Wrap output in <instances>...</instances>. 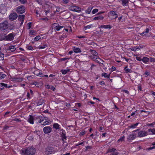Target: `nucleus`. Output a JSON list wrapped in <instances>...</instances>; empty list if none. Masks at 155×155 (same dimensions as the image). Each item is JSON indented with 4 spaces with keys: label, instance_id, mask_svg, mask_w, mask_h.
<instances>
[{
    "label": "nucleus",
    "instance_id": "45",
    "mask_svg": "<svg viewBox=\"0 0 155 155\" xmlns=\"http://www.w3.org/2000/svg\"><path fill=\"white\" fill-rule=\"evenodd\" d=\"M69 0H63L62 1V3L64 4H67L69 2Z\"/></svg>",
    "mask_w": 155,
    "mask_h": 155
},
{
    "label": "nucleus",
    "instance_id": "4",
    "mask_svg": "<svg viewBox=\"0 0 155 155\" xmlns=\"http://www.w3.org/2000/svg\"><path fill=\"white\" fill-rule=\"evenodd\" d=\"M53 29L57 31H59L61 28H64L63 26H61L57 23H54L53 24L52 26Z\"/></svg>",
    "mask_w": 155,
    "mask_h": 155
},
{
    "label": "nucleus",
    "instance_id": "6",
    "mask_svg": "<svg viewBox=\"0 0 155 155\" xmlns=\"http://www.w3.org/2000/svg\"><path fill=\"white\" fill-rule=\"evenodd\" d=\"M107 153H112L111 154V155H117L118 154V153L116 149L114 148H109Z\"/></svg>",
    "mask_w": 155,
    "mask_h": 155
},
{
    "label": "nucleus",
    "instance_id": "3",
    "mask_svg": "<svg viewBox=\"0 0 155 155\" xmlns=\"http://www.w3.org/2000/svg\"><path fill=\"white\" fill-rule=\"evenodd\" d=\"M8 26V22L6 21H5L0 24V29L1 30H4L6 29Z\"/></svg>",
    "mask_w": 155,
    "mask_h": 155
},
{
    "label": "nucleus",
    "instance_id": "42",
    "mask_svg": "<svg viewBox=\"0 0 155 155\" xmlns=\"http://www.w3.org/2000/svg\"><path fill=\"white\" fill-rule=\"evenodd\" d=\"M19 1L21 4H24L27 2V0H19Z\"/></svg>",
    "mask_w": 155,
    "mask_h": 155
},
{
    "label": "nucleus",
    "instance_id": "43",
    "mask_svg": "<svg viewBox=\"0 0 155 155\" xmlns=\"http://www.w3.org/2000/svg\"><path fill=\"white\" fill-rule=\"evenodd\" d=\"M124 138H125L124 136H123L122 137H121L120 139H119L117 141L118 142H120V141H124Z\"/></svg>",
    "mask_w": 155,
    "mask_h": 155
},
{
    "label": "nucleus",
    "instance_id": "10",
    "mask_svg": "<svg viewBox=\"0 0 155 155\" xmlns=\"http://www.w3.org/2000/svg\"><path fill=\"white\" fill-rule=\"evenodd\" d=\"M51 131V128L50 126L45 127L43 128V132L45 134L50 133Z\"/></svg>",
    "mask_w": 155,
    "mask_h": 155
},
{
    "label": "nucleus",
    "instance_id": "51",
    "mask_svg": "<svg viewBox=\"0 0 155 155\" xmlns=\"http://www.w3.org/2000/svg\"><path fill=\"white\" fill-rule=\"evenodd\" d=\"M85 131H82L81 132L80 134V135H84V134H85Z\"/></svg>",
    "mask_w": 155,
    "mask_h": 155
},
{
    "label": "nucleus",
    "instance_id": "61",
    "mask_svg": "<svg viewBox=\"0 0 155 155\" xmlns=\"http://www.w3.org/2000/svg\"><path fill=\"white\" fill-rule=\"evenodd\" d=\"M123 91L125 92V93L128 94H129V92L127 90H123Z\"/></svg>",
    "mask_w": 155,
    "mask_h": 155
},
{
    "label": "nucleus",
    "instance_id": "63",
    "mask_svg": "<svg viewBox=\"0 0 155 155\" xmlns=\"http://www.w3.org/2000/svg\"><path fill=\"white\" fill-rule=\"evenodd\" d=\"M77 37H78L79 38H84L85 37L84 36H77Z\"/></svg>",
    "mask_w": 155,
    "mask_h": 155
},
{
    "label": "nucleus",
    "instance_id": "11",
    "mask_svg": "<svg viewBox=\"0 0 155 155\" xmlns=\"http://www.w3.org/2000/svg\"><path fill=\"white\" fill-rule=\"evenodd\" d=\"M91 58L94 61L99 63H101L100 61H101V60L99 58V56H91Z\"/></svg>",
    "mask_w": 155,
    "mask_h": 155
},
{
    "label": "nucleus",
    "instance_id": "62",
    "mask_svg": "<svg viewBox=\"0 0 155 155\" xmlns=\"http://www.w3.org/2000/svg\"><path fill=\"white\" fill-rule=\"evenodd\" d=\"M68 58H62L61 59V61H64L67 60Z\"/></svg>",
    "mask_w": 155,
    "mask_h": 155
},
{
    "label": "nucleus",
    "instance_id": "8",
    "mask_svg": "<svg viewBox=\"0 0 155 155\" xmlns=\"http://www.w3.org/2000/svg\"><path fill=\"white\" fill-rule=\"evenodd\" d=\"M18 15L16 13H13L10 14L9 16V19L11 21L15 20L17 18Z\"/></svg>",
    "mask_w": 155,
    "mask_h": 155
},
{
    "label": "nucleus",
    "instance_id": "47",
    "mask_svg": "<svg viewBox=\"0 0 155 155\" xmlns=\"http://www.w3.org/2000/svg\"><path fill=\"white\" fill-rule=\"evenodd\" d=\"M85 143V141H81L80 142L78 143V144L80 145H84V144Z\"/></svg>",
    "mask_w": 155,
    "mask_h": 155
},
{
    "label": "nucleus",
    "instance_id": "56",
    "mask_svg": "<svg viewBox=\"0 0 155 155\" xmlns=\"http://www.w3.org/2000/svg\"><path fill=\"white\" fill-rule=\"evenodd\" d=\"M100 84L101 85H104V82L103 81H101L100 82Z\"/></svg>",
    "mask_w": 155,
    "mask_h": 155
},
{
    "label": "nucleus",
    "instance_id": "57",
    "mask_svg": "<svg viewBox=\"0 0 155 155\" xmlns=\"http://www.w3.org/2000/svg\"><path fill=\"white\" fill-rule=\"evenodd\" d=\"M60 7H57L56 9V11L57 12H59L60 11Z\"/></svg>",
    "mask_w": 155,
    "mask_h": 155
},
{
    "label": "nucleus",
    "instance_id": "44",
    "mask_svg": "<svg viewBox=\"0 0 155 155\" xmlns=\"http://www.w3.org/2000/svg\"><path fill=\"white\" fill-rule=\"evenodd\" d=\"M41 38V37L40 36L38 35L36 36L35 38H34V40H35L36 41H38Z\"/></svg>",
    "mask_w": 155,
    "mask_h": 155
},
{
    "label": "nucleus",
    "instance_id": "16",
    "mask_svg": "<svg viewBox=\"0 0 155 155\" xmlns=\"http://www.w3.org/2000/svg\"><path fill=\"white\" fill-rule=\"evenodd\" d=\"M12 81H13L21 82L23 81V78L21 77L17 78L14 77L12 78Z\"/></svg>",
    "mask_w": 155,
    "mask_h": 155
},
{
    "label": "nucleus",
    "instance_id": "53",
    "mask_svg": "<svg viewBox=\"0 0 155 155\" xmlns=\"http://www.w3.org/2000/svg\"><path fill=\"white\" fill-rule=\"evenodd\" d=\"M103 128L102 127H100L99 129V130L100 132H103Z\"/></svg>",
    "mask_w": 155,
    "mask_h": 155
},
{
    "label": "nucleus",
    "instance_id": "29",
    "mask_svg": "<svg viewBox=\"0 0 155 155\" xmlns=\"http://www.w3.org/2000/svg\"><path fill=\"white\" fill-rule=\"evenodd\" d=\"M70 71L69 69H67V70H61V72L62 73V74H65L67 73L68 72Z\"/></svg>",
    "mask_w": 155,
    "mask_h": 155
},
{
    "label": "nucleus",
    "instance_id": "34",
    "mask_svg": "<svg viewBox=\"0 0 155 155\" xmlns=\"http://www.w3.org/2000/svg\"><path fill=\"white\" fill-rule=\"evenodd\" d=\"M92 26V25H90L87 26H85L84 27V28L85 30H86L88 29H90L91 28Z\"/></svg>",
    "mask_w": 155,
    "mask_h": 155
},
{
    "label": "nucleus",
    "instance_id": "48",
    "mask_svg": "<svg viewBox=\"0 0 155 155\" xmlns=\"http://www.w3.org/2000/svg\"><path fill=\"white\" fill-rule=\"evenodd\" d=\"M155 148V146L147 148V149H146V150H152V149H154Z\"/></svg>",
    "mask_w": 155,
    "mask_h": 155
},
{
    "label": "nucleus",
    "instance_id": "39",
    "mask_svg": "<svg viewBox=\"0 0 155 155\" xmlns=\"http://www.w3.org/2000/svg\"><path fill=\"white\" fill-rule=\"evenodd\" d=\"M140 112H145V113H146V116H147L150 113V112H149V111H146V110H140Z\"/></svg>",
    "mask_w": 155,
    "mask_h": 155
},
{
    "label": "nucleus",
    "instance_id": "50",
    "mask_svg": "<svg viewBox=\"0 0 155 155\" xmlns=\"http://www.w3.org/2000/svg\"><path fill=\"white\" fill-rule=\"evenodd\" d=\"M31 22H29L27 24V25L28 27V29H29L31 28Z\"/></svg>",
    "mask_w": 155,
    "mask_h": 155
},
{
    "label": "nucleus",
    "instance_id": "1",
    "mask_svg": "<svg viewBox=\"0 0 155 155\" xmlns=\"http://www.w3.org/2000/svg\"><path fill=\"white\" fill-rule=\"evenodd\" d=\"M35 149L31 147L25 148L21 150V153L22 155H33L35 152Z\"/></svg>",
    "mask_w": 155,
    "mask_h": 155
},
{
    "label": "nucleus",
    "instance_id": "20",
    "mask_svg": "<svg viewBox=\"0 0 155 155\" xmlns=\"http://www.w3.org/2000/svg\"><path fill=\"white\" fill-rule=\"evenodd\" d=\"M28 121L30 124H34V117L31 115H29V117L28 119Z\"/></svg>",
    "mask_w": 155,
    "mask_h": 155
},
{
    "label": "nucleus",
    "instance_id": "41",
    "mask_svg": "<svg viewBox=\"0 0 155 155\" xmlns=\"http://www.w3.org/2000/svg\"><path fill=\"white\" fill-rule=\"evenodd\" d=\"M35 31L34 30H30V31L29 32L30 34L31 35H35Z\"/></svg>",
    "mask_w": 155,
    "mask_h": 155
},
{
    "label": "nucleus",
    "instance_id": "49",
    "mask_svg": "<svg viewBox=\"0 0 155 155\" xmlns=\"http://www.w3.org/2000/svg\"><path fill=\"white\" fill-rule=\"evenodd\" d=\"M62 139L63 140H66V137L65 135V134H63L62 136Z\"/></svg>",
    "mask_w": 155,
    "mask_h": 155
},
{
    "label": "nucleus",
    "instance_id": "23",
    "mask_svg": "<svg viewBox=\"0 0 155 155\" xmlns=\"http://www.w3.org/2000/svg\"><path fill=\"white\" fill-rule=\"evenodd\" d=\"M148 132H149V134H155V129H149L148 130Z\"/></svg>",
    "mask_w": 155,
    "mask_h": 155
},
{
    "label": "nucleus",
    "instance_id": "60",
    "mask_svg": "<svg viewBox=\"0 0 155 155\" xmlns=\"http://www.w3.org/2000/svg\"><path fill=\"white\" fill-rule=\"evenodd\" d=\"M137 59L138 60V61H142V58H140V57H137Z\"/></svg>",
    "mask_w": 155,
    "mask_h": 155
},
{
    "label": "nucleus",
    "instance_id": "7",
    "mask_svg": "<svg viewBox=\"0 0 155 155\" xmlns=\"http://www.w3.org/2000/svg\"><path fill=\"white\" fill-rule=\"evenodd\" d=\"M54 152L53 147H48L46 148L45 152L46 154H51Z\"/></svg>",
    "mask_w": 155,
    "mask_h": 155
},
{
    "label": "nucleus",
    "instance_id": "52",
    "mask_svg": "<svg viewBox=\"0 0 155 155\" xmlns=\"http://www.w3.org/2000/svg\"><path fill=\"white\" fill-rule=\"evenodd\" d=\"M28 49L29 50H32L33 48L31 46H28L27 47Z\"/></svg>",
    "mask_w": 155,
    "mask_h": 155
},
{
    "label": "nucleus",
    "instance_id": "59",
    "mask_svg": "<svg viewBox=\"0 0 155 155\" xmlns=\"http://www.w3.org/2000/svg\"><path fill=\"white\" fill-rule=\"evenodd\" d=\"M50 88L53 91L55 89V88L53 86H51V87H50Z\"/></svg>",
    "mask_w": 155,
    "mask_h": 155
},
{
    "label": "nucleus",
    "instance_id": "31",
    "mask_svg": "<svg viewBox=\"0 0 155 155\" xmlns=\"http://www.w3.org/2000/svg\"><path fill=\"white\" fill-rule=\"evenodd\" d=\"M38 118L39 119L38 120V122L39 123H41V122L45 119L44 117H43L41 116H38Z\"/></svg>",
    "mask_w": 155,
    "mask_h": 155
},
{
    "label": "nucleus",
    "instance_id": "30",
    "mask_svg": "<svg viewBox=\"0 0 155 155\" xmlns=\"http://www.w3.org/2000/svg\"><path fill=\"white\" fill-rule=\"evenodd\" d=\"M110 74L109 75H107V74L106 73H103L102 74H101V76L102 77H104V78H110Z\"/></svg>",
    "mask_w": 155,
    "mask_h": 155
},
{
    "label": "nucleus",
    "instance_id": "28",
    "mask_svg": "<svg viewBox=\"0 0 155 155\" xmlns=\"http://www.w3.org/2000/svg\"><path fill=\"white\" fill-rule=\"evenodd\" d=\"M0 77L1 80L4 79L6 77V75L4 74H3L2 72H0Z\"/></svg>",
    "mask_w": 155,
    "mask_h": 155
},
{
    "label": "nucleus",
    "instance_id": "32",
    "mask_svg": "<svg viewBox=\"0 0 155 155\" xmlns=\"http://www.w3.org/2000/svg\"><path fill=\"white\" fill-rule=\"evenodd\" d=\"M139 124L138 123H137L135 124H134L131 125L128 127L130 128H135L136 126H137L138 124Z\"/></svg>",
    "mask_w": 155,
    "mask_h": 155
},
{
    "label": "nucleus",
    "instance_id": "38",
    "mask_svg": "<svg viewBox=\"0 0 155 155\" xmlns=\"http://www.w3.org/2000/svg\"><path fill=\"white\" fill-rule=\"evenodd\" d=\"M92 54L93 55L92 56H98L97 53L95 51H92Z\"/></svg>",
    "mask_w": 155,
    "mask_h": 155
},
{
    "label": "nucleus",
    "instance_id": "55",
    "mask_svg": "<svg viewBox=\"0 0 155 155\" xmlns=\"http://www.w3.org/2000/svg\"><path fill=\"white\" fill-rule=\"evenodd\" d=\"M48 123H49V121H45L44 122V124H43L42 125H45L48 124Z\"/></svg>",
    "mask_w": 155,
    "mask_h": 155
},
{
    "label": "nucleus",
    "instance_id": "14",
    "mask_svg": "<svg viewBox=\"0 0 155 155\" xmlns=\"http://www.w3.org/2000/svg\"><path fill=\"white\" fill-rule=\"evenodd\" d=\"M110 16L112 17V18L115 19L117 17V15L114 11H111L110 12Z\"/></svg>",
    "mask_w": 155,
    "mask_h": 155
},
{
    "label": "nucleus",
    "instance_id": "21",
    "mask_svg": "<svg viewBox=\"0 0 155 155\" xmlns=\"http://www.w3.org/2000/svg\"><path fill=\"white\" fill-rule=\"evenodd\" d=\"M25 16L24 15H19L18 16V19L19 21H23L24 19Z\"/></svg>",
    "mask_w": 155,
    "mask_h": 155
},
{
    "label": "nucleus",
    "instance_id": "36",
    "mask_svg": "<svg viewBox=\"0 0 155 155\" xmlns=\"http://www.w3.org/2000/svg\"><path fill=\"white\" fill-rule=\"evenodd\" d=\"M127 67L126 66L124 68V70L126 73L130 72L131 70V69L127 68Z\"/></svg>",
    "mask_w": 155,
    "mask_h": 155
},
{
    "label": "nucleus",
    "instance_id": "18",
    "mask_svg": "<svg viewBox=\"0 0 155 155\" xmlns=\"http://www.w3.org/2000/svg\"><path fill=\"white\" fill-rule=\"evenodd\" d=\"M104 18V17L102 15H98L95 17L93 18L94 20H102Z\"/></svg>",
    "mask_w": 155,
    "mask_h": 155
},
{
    "label": "nucleus",
    "instance_id": "64",
    "mask_svg": "<svg viewBox=\"0 0 155 155\" xmlns=\"http://www.w3.org/2000/svg\"><path fill=\"white\" fill-rule=\"evenodd\" d=\"M111 68H112V71H115L116 70V68L115 67H114V66H113Z\"/></svg>",
    "mask_w": 155,
    "mask_h": 155
},
{
    "label": "nucleus",
    "instance_id": "9",
    "mask_svg": "<svg viewBox=\"0 0 155 155\" xmlns=\"http://www.w3.org/2000/svg\"><path fill=\"white\" fill-rule=\"evenodd\" d=\"M15 35L11 33L5 36V39L8 41H11L13 40Z\"/></svg>",
    "mask_w": 155,
    "mask_h": 155
},
{
    "label": "nucleus",
    "instance_id": "24",
    "mask_svg": "<svg viewBox=\"0 0 155 155\" xmlns=\"http://www.w3.org/2000/svg\"><path fill=\"white\" fill-rule=\"evenodd\" d=\"M93 8V7H89L85 11V13L87 14H90Z\"/></svg>",
    "mask_w": 155,
    "mask_h": 155
},
{
    "label": "nucleus",
    "instance_id": "35",
    "mask_svg": "<svg viewBox=\"0 0 155 155\" xmlns=\"http://www.w3.org/2000/svg\"><path fill=\"white\" fill-rule=\"evenodd\" d=\"M4 54L0 52V60H3L4 59Z\"/></svg>",
    "mask_w": 155,
    "mask_h": 155
},
{
    "label": "nucleus",
    "instance_id": "2",
    "mask_svg": "<svg viewBox=\"0 0 155 155\" xmlns=\"http://www.w3.org/2000/svg\"><path fill=\"white\" fill-rule=\"evenodd\" d=\"M70 11L79 12L81 11V8L78 6L73 4L69 8Z\"/></svg>",
    "mask_w": 155,
    "mask_h": 155
},
{
    "label": "nucleus",
    "instance_id": "54",
    "mask_svg": "<svg viewBox=\"0 0 155 155\" xmlns=\"http://www.w3.org/2000/svg\"><path fill=\"white\" fill-rule=\"evenodd\" d=\"M150 61L152 62H154L155 61V59L151 58H150Z\"/></svg>",
    "mask_w": 155,
    "mask_h": 155
},
{
    "label": "nucleus",
    "instance_id": "33",
    "mask_svg": "<svg viewBox=\"0 0 155 155\" xmlns=\"http://www.w3.org/2000/svg\"><path fill=\"white\" fill-rule=\"evenodd\" d=\"M47 45H48L46 44L43 45H40L38 47V48L39 49H44L47 47Z\"/></svg>",
    "mask_w": 155,
    "mask_h": 155
},
{
    "label": "nucleus",
    "instance_id": "26",
    "mask_svg": "<svg viewBox=\"0 0 155 155\" xmlns=\"http://www.w3.org/2000/svg\"><path fill=\"white\" fill-rule=\"evenodd\" d=\"M149 61V59L146 57H144L142 58V61H143L144 63H147Z\"/></svg>",
    "mask_w": 155,
    "mask_h": 155
},
{
    "label": "nucleus",
    "instance_id": "19",
    "mask_svg": "<svg viewBox=\"0 0 155 155\" xmlns=\"http://www.w3.org/2000/svg\"><path fill=\"white\" fill-rule=\"evenodd\" d=\"M100 28H104L105 29H111L112 28V26L110 25H102L99 27Z\"/></svg>",
    "mask_w": 155,
    "mask_h": 155
},
{
    "label": "nucleus",
    "instance_id": "17",
    "mask_svg": "<svg viewBox=\"0 0 155 155\" xmlns=\"http://www.w3.org/2000/svg\"><path fill=\"white\" fill-rule=\"evenodd\" d=\"M122 2V4L124 6H127L128 5V2L129 0H121Z\"/></svg>",
    "mask_w": 155,
    "mask_h": 155
},
{
    "label": "nucleus",
    "instance_id": "22",
    "mask_svg": "<svg viewBox=\"0 0 155 155\" xmlns=\"http://www.w3.org/2000/svg\"><path fill=\"white\" fill-rule=\"evenodd\" d=\"M149 29L148 28H147L146 29L145 31H144L142 33H141L140 34V35H146L149 32Z\"/></svg>",
    "mask_w": 155,
    "mask_h": 155
},
{
    "label": "nucleus",
    "instance_id": "40",
    "mask_svg": "<svg viewBox=\"0 0 155 155\" xmlns=\"http://www.w3.org/2000/svg\"><path fill=\"white\" fill-rule=\"evenodd\" d=\"M98 11V10L97 9L95 8L93 10L92 12V14H94L96 13Z\"/></svg>",
    "mask_w": 155,
    "mask_h": 155
},
{
    "label": "nucleus",
    "instance_id": "15",
    "mask_svg": "<svg viewBox=\"0 0 155 155\" xmlns=\"http://www.w3.org/2000/svg\"><path fill=\"white\" fill-rule=\"evenodd\" d=\"M16 50V48L15 46L10 45L8 47L7 49V50L10 51L12 52H14Z\"/></svg>",
    "mask_w": 155,
    "mask_h": 155
},
{
    "label": "nucleus",
    "instance_id": "46",
    "mask_svg": "<svg viewBox=\"0 0 155 155\" xmlns=\"http://www.w3.org/2000/svg\"><path fill=\"white\" fill-rule=\"evenodd\" d=\"M13 121H17V122H20L21 121V120L20 119L17 118H14V119H13Z\"/></svg>",
    "mask_w": 155,
    "mask_h": 155
},
{
    "label": "nucleus",
    "instance_id": "12",
    "mask_svg": "<svg viewBox=\"0 0 155 155\" xmlns=\"http://www.w3.org/2000/svg\"><path fill=\"white\" fill-rule=\"evenodd\" d=\"M147 134V132L145 131H140L138 133V136L140 137L146 136Z\"/></svg>",
    "mask_w": 155,
    "mask_h": 155
},
{
    "label": "nucleus",
    "instance_id": "58",
    "mask_svg": "<svg viewBox=\"0 0 155 155\" xmlns=\"http://www.w3.org/2000/svg\"><path fill=\"white\" fill-rule=\"evenodd\" d=\"M27 98L30 99V94L29 92H27Z\"/></svg>",
    "mask_w": 155,
    "mask_h": 155
},
{
    "label": "nucleus",
    "instance_id": "5",
    "mask_svg": "<svg viewBox=\"0 0 155 155\" xmlns=\"http://www.w3.org/2000/svg\"><path fill=\"white\" fill-rule=\"evenodd\" d=\"M16 11L19 14H21L24 13L25 12L24 6L22 5L18 6L17 8Z\"/></svg>",
    "mask_w": 155,
    "mask_h": 155
},
{
    "label": "nucleus",
    "instance_id": "27",
    "mask_svg": "<svg viewBox=\"0 0 155 155\" xmlns=\"http://www.w3.org/2000/svg\"><path fill=\"white\" fill-rule=\"evenodd\" d=\"M0 85L2 86H3V87H5L6 88H10L12 87V86H8L7 84H5L2 83H0Z\"/></svg>",
    "mask_w": 155,
    "mask_h": 155
},
{
    "label": "nucleus",
    "instance_id": "37",
    "mask_svg": "<svg viewBox=\"0 0 155 155\" xmlns=\"http://www.w3.org/2000/svg\"><path fill=\"white\" fill-rule=\"evenodd\" d=\"M53 127L54 128L56 129H58L59 128V125L58 124H54Z\"/></svg>",
    "mask_w": 155,
    "mask_h": 155
},
{
    "label": "nucleus",
    "instance_id": "13",
    "mask_svg": "<svg viewBox=\"0 0 155 155\" xmlns=\"http://www.w3.org/2000/svg\"><path fill=\"white\" fill-rule=\"evenodd\" d=\"M137 135L136 134H130L129 135L127 138V140L128 141H130L132 140H133L136 137Z\"/></svg>",
    "mask_w": 155,
    "mask_h": 155
},
{
    "label": "nucleus",
    "instance_id": "25",
    "mask_svg": "<svg viewBox=\"0 0 155 155\" xmlns=\"http://www.w3.org/2000/svg\"><path fill=\"white\" fill-rule=\"evenodd\" d=\"M73 51L75 53H76L79 52H81V50L78 48H74L73 49Z\"/></svg>",
    "mask_w": 155,
    "mask_h": 155
}]
</instances>
